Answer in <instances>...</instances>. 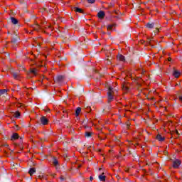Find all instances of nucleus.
<instances>
[{"label": "nucleus", "instance_id": "1", "mask_svg": "<svg viewBox=\"0 0 182 182\" xmlns=\"http://www.w3.org/2000/svg\"><path fill=\"white\" fill-rule=\"evenodd\" d=\"M171 161L173 163V168H178V167H180V165L181 164V161H180L179 159H171Z\"/></svg>", "mask_w": 182, "mask_h": 182}, {"label": "nucleus", "instance_id": "2", "mask_svg": "<svg viewBox=\"0 0 182 182\" xmlns=\"http://www.w3.org/2000/svg\"><path fill=\"white\" fill-rule=\"evenodd\" d=\"M40 122H41V124H43V126H46V124H48V123H49V120L45 116H43L41 117Z\"/></svg>", "mask_w": 182, "mask_h": 182}, {"label": "nucleus", "instance_id": "3", "mask_svg": "<svg viewBox=\"0 0 182 182\" xmlns=\"http://www.w3.org/2000/svg\"><path fill=\"white\" fill-rule=\"evenodd\" d=\"M180 75H181V73H180V71L174 69L173 70V76H174V77H180Z\"/></svg>", "mask_w": 182, "mask_h": 182}, {"label": "nucleus", "instance_id": "4", "mask_svg": "<svg viewBox=\"0 0 182 182\" xmlns=\"http://www.w3.org/2000/svg\"><path fill=\"white\" fill-rule=\"evenodd\" d=\"M105 11H101L97 13V16L100 19H103L105 18Z\"/></svg>", "mask_w": 182, "mask_h": 182}, {"label": "nucleus", "instance_id": "5", "mask_svg": "<svg viewBox=\"0 0 182 182\" xmlns=\"http://www.w3.org/2000/svg\"><path fill=\"white\" fill-rule=\"evenodd\" d=\"M117 59H119V60H120L121 62H126V58H124V56L122 54H119L117 56Z\"/></svg>", "mask_w": 182, "mask_h": 182}, {"label": "nucleus", "instance_id": "6", "mask_svg": "<svg viewBox=\"0 0 182 182\" xmlns=\"http://www.w3.org/2000/svg\"><path fill=\"white\" fill-rule=\"evenodd\" d=\"M63 79H65V76H63V75H58V76L56 77L55 80H56V82H60L63 81Z\"/></svg>", "mask_w": 182, "mask_h": 182}, {"label": "nucleus", "instance_id": "7", "mask_svg": "<svg viewBox=\"0 0 182 182\" xmlns=\"http://www.w3.org/2000/svg\"><path fill=\"white\" fill-rule=\"evenodd\" d=\"M98 178L100 180V181H106V176H105V173H102V175H100Z\"/></svg>", "mask_w": 182, "mask_h": 182}, {"label": "nucleus", "instance_id": "8", "mask_svg": "<svg viewBox=\"0 0 182 182\" xmlns=\"http://www.w3.org/2000/svg\"><path fill=\"white\" fill-rule=\"evenodd\" d=\"M73 9H74V11H75V12H77L78 14H85V13L83 12V9H80V8L74 7Z\"/></svg>", "mask_w": 182, "mask_h": 182}, {"label": "nucleus", "instance_id": "9", "mask_svg": "<svg viewBox=\"0 0 182 182\" xmlns=\"http://www.w3.org/2000/svg\"><path fill=\"white\" fill-rule=\"evenodd\" d=\"M146 27L149 29H153L154 28V23H147Z\"/></svg>", "mask_w": 182, "mask_h": 182}, {"label": "nucleus", "instance_id": "10", "mask_svg": "<svg viewBox=\"0 0 182 182\" xmlns=\"http://www.w3.org/2000/svg\"><path fill=\"white\" fill-rule=\"evenodd\" d=\"M10 19L13 25H18V19L15 18L14 17H11Z\"/></svg>", "mask_w": 182, "mask_h": 182}, {"label": "nucleus", "instance_id": "11", "mask_svg": "<svg viewBox=\"0 0 182 182\" xmlns=\"http://www.w3.org/2000/svg\"><path fill=\"white\" fill-rule=\"evenodd\" d=\"M107 95H108V102H109V103H110V102H112V100H113V99H114L113 93L107 92Z\"/></svg>", "mask_w": 182, "mask_h": 182}, {"label": "nucleus", "instance_id": "12", "mask_svg": "<svg viewBox=\"0 0 182 182\" xmlns=\"http://www.w3.org/2000/svg\"><path fill=\"white\" fill-rule=\"evenodd\" d=\"M156 139L159 140V141H164L165 138L164 136H161V134H158L156 136Z\"/></svg>", "mask_w": 182, "mask_h": 182}, {"label": "nucleus", "instance_id": "13", "mask_svg": "<svg viewBox=\"0 0 182 182\" xmlns=\"http://www.w3.org/2000/svg\"><path fill=\"white\" fill-rule=\"evenodd\" d=\"M80 112H82V108L80 107H77L75 110V116L76 117H77V116H79V114H80Z\"/></svg>", "mask_w": 182, "mask_h": 182}, {"label": "nucleus", "instance_id": "14", "mask_svg": "<svg viewBox=\"0 0 182 182\" xmlns=\"http://www.w3.org/2000/svg\"><path fill=\"white\" fill-rule=\"evenodd\" d=\"M16 139H19V135L17 133L13 134L11 136V140H16Z\"/></svg>", "mask_w": 182, "mask_h": 182}, {"label": "nucleus", "instance_id": "15", "mask_svg": "<svg viewBox=\"0 0 182 182\" xmlns=\"http://www.w3.org/2000/svg\"><path fill=\"white\" fill-rule=\"evenodd\" d=\"M28 173H29L30 176H33V173H36V169L35 168H30Z\"/></svg>", "mask_w": 182, "mask_h": 182}, {"label": "nucleus", "instance_id": "16", "mask_svg": "<svg viewBox=\"0 0 182 182\" xmlns=\"http://www.w3.org/2000/svg\"><path fill=\"white\" fill-rule=\"evenodd\" d=\"M53 166H55V167H58V166H59V161H58V159H56V158H54V159H53Z\"/></svg>", "mask_w": 182, "mask_h": 182}, {"label": "nucleus", "instance_id": "17", "mask_svg": "<svg viewBox=\"0 0 182 182\" xmlns=\"http://www.w3.org/2000/svg\"><path fill=\"white\" fill-rule=\"evenodd\" d=\"M13 77H14L15 79H16L17 80H19V74L16 73H13Z\"/></svg>", "mask_w": 182, "mask_h": 182}, {"label": "nucleus", "instance_id": "18", "mask_svg": "<svg viewBox=\"0 0 182 182\" xmlns=\"http://www.w3.org/2000/svg\"><path fill=\"white\" fill-rule=\"evenodd\" d=\"M85 109L87 113H90V112H92V108L89 106H85Z\"/></svg>", "mask_w": 182, "mask_h": 182}, {"label": "nucleus", "instance_id": "19", "mask_svg": "<svg viewBox=\"0 0 182 182\" xmlns=\"http://www.w3.org/2000/svg\"><path fill=\"white\" fill-rule=\"evenodd\" d=\"M114 26H116V24H114H114H109V25L107 26V29H108L109 31H112V29H113Z\"/></svg>", "mask_w": 182, "mask_h": 182}, {"label": "nucleus", "instance_id": "20", "mask_svg": "<svg viewBox=\"0 0 182 182\" xmlns=\"http://www.w3.org/2000/svg\"><path fill=\"white\" fill-rule=\"evenodd\" d=\"M6 92H8L7 90H5V89L0 90V96L5 95V93H6Z\"/></svg>", "mask_w": 182, "mask_h": 182}, {"label": "nucleus", "instance_id": "21", "mask_svg": "<svg viewBox=\"0 0 182 182\" xmlns=\"http://www.w3.org/2000/svg\"><path fill=\"white\" fill-rule=\"evenodd\" d=\"M92 132H85V137H92Z\"/></svg>", "mask_w": 182, "mask_h": 182}, {"label": "nucleus", "instance_id": "22", "mask_svg": "<svg viewBox=\"0 0 182 182\" xmlns=\"http://www.w3.org/2000/svg\"><path fill=\"white\" fill-rule=\"evenodd\" d=\"M39 28H40L39 24H36V26H33V29H34V31H36L37 32H38V31H39Z\"/></svg>", "mask_w": 182, "mask_h": 182}, {"label": "nucleus", "instance_id": "23", "mask_svg": "<svg viewBox=\"0 0 182 182\" xmlns=\"http://www.w3.org/2000/svg\"><path fill=\"white\" fill-rule=\"evenodd\" d=\"M18 36H16L11 41L12 43H16V42H18Z\"/></svg>", "mask_w": 182, "mask_h": 182}, {"label": "nucleus", "instance_id": "24", "mask_svg": "<svg viewBox=\"0 0 182 182\" xmlns=\"http://www.w3.org/2000/svg\"><path fill=\"white\" fill-rule=\"evenodd\" d=\"M36 72H37L36 68H33L31 70V73H33V75H36Z\"/></svg>", "mask_w": 182, "mask_h": 182}, {"label": "nucleus", "instance_id": "25", "mask_svg": "<svg viewBox=\"0 0 182 182\" xmlns=\"http://www.w3.org/2000/svg\"><path fill=\"white\" fill-rule=\"evenodd\" d=\"M19 116H21V113H19V112L17 111L14 113L15 117L18 118V117H19Z\"/></svg>", "mask_w": 182, "mask_h": 182}, {"label": "nucleus", "instance_id": "26", "mask_svg": "<svg viewBox=\"0 0 182 182\" xmlns=\"http://www.w3.org/2000/svg\"><path fill=\"white\" fill-rule=\"evenodd\" d=\"M123 90H125V92H128L129 90V87L126 86V85H123L122 87Z\"/></svg>", "mask_w": 182, "mask_h": 182}, {"label": "nucleus", "instance_id": "27", "mask_svg": "<svg viewBox=\"0 0 182 182\" xmlns=\"http://www.w3.org/2000/svg\"><path fill=\"white\" fill-rule=\"evenodd\" d=\"M108 93H113V87H109V89H108Z\"/></svg>", "mask_w": 182, "mask_h": 182}, {"label": "nucleus", "instance_id": "28", "mask_svg": "<svg viewBox=\"0 0 182 182\" xmlns=\"http://www.w3.org/2000/svg\"><path fill=\"white\" fill-rule=\"evenodd\" d=\"M88 4H95L96 2V0H87Z\"/></svg>", "mask_w": 182, "mask_h": 182}, {"label": "nucleus", "instance_id": "29", "mask_svg": "<svg viewBox=\"0 0 182 182\" xmlns=\"http://www.w3.org/2000/svg\"><path fill=\"white\" fill-rule=\"evenodd\" d=\"M17 146L20 149V150H23V146H22V144H17Z\"/></svg>", "mask_w": 182, "mask_h": 182}, {"label": "nucleus", "instance_id": "30", "mask_svg": "<svg viewBox=\"0 0 182 182\" xmlns=\"http://www.w3.org/2000/svg\"><path fill=\"white\" fill-rule=\"evenodd\" d=\"M43 110H44V112H46V113H48V112L50 111V109L49 108H48V107H46V108L44 109Z\"/></svg>", "mask_w": 182, "mask_h": 182}, {"label": "nucleus", "instance_id": "31", "mask_svg": "<svg viewBox=\"0 0 182 182\" xmlns=\"http://www.w3.org/2000/svg\"><path fill=\"white\" fill-rule=\"evenodd\" d=\"M99 139H100V140H105V139H106V136H105L102 138V136H99Z\"/></svg>", "mask_w": 182, "mask_h": 182}, {"label": "nucleus", "instance_id": "32", "mask_svg": "<svg viewBox=\"0 0 182 182\" xmlns=\"http://www.w3.org/2000/svg\"><path fill=\"white\" fill-rule=\"evenodd\" d=\"M127 129H129V127H130V122L127 123Z\"/></svg>", "mask_w": 182, "mask_h": 182}, {"label": "nucleus", "instance_id": "33", "mask_svg": "<svg viewBox=\"0 0 182 182\" xmlns=\"http://www.w3.org/2000/svg\"><path fill=\"white\" fill-rule=\"evenodd\" d=\"M60 180L62 181H63V180H65V178L63 177V176H60Z\"/></svg>", "mask_w": 182, "mask_h": 182}, {"label": "nucleus", "instance_id": "34", "mask_svg": "<svg viewBox=\"0 0 182 182\" xmlns=\"http://www.w3.org/2000/svg\"><path fill=\"white\" fill-rule=\"evenodd\" d=\"M90 181H93V177H92V176H90Z\"/></svg>", "mask_w": 182, "mask_h": 182}, {"label": "nucleus", "instance_id": "35", "mask_svg": "<svg viewBox=\"0 0 182 182\" xmlns=\"http://www.w3.org/2000/svg\"><path fill=\"white\" fill-rule=\"evenodd\" d=\"M157 32H159V28H156L155 33H157Z\"/></svg>", "mask_w": 182, "mask_h": 182}, {"label": "nucleus", "instance_id": "36", "mask_svg": "<svg viewBox=\"0 0 182 182\" xmlns=\"http://www.w3.org/2000/svg\"><path fill=\"white\" fill-rule=\"evenodd\" d=\"M148 43L149 44V45H151V46H153V45H151V41H148Z\"/></svg>", "mask_w": 182, "mask_h": 182}, {"label": "nucleus", "instance_id": "37", "mask_svg": "<svg viewBox=\"0 0 182 182\" xmlns=\"http://www.w3.org/2000/svg\"><path fill=\"white\" fill-rule=\"evenodd\" d=\"M168 62H171V58H168Z\"/></svg>", "mask_w": 182, "mask_h": 182}, {"label": "nucleus", "instance_id": "38", "mask_svg": "<svg viewBox=\"0 0 182 182\" xmlns=\"http://www.w3.org/2000/svg\"><path fill=\"white\" fill-rule=\"evenodd\" d=\"M36 26V24H34V25H30L31 28H33V26Z\"/></svg>", "mask_w": 182, "mask_h": 182}, {"label": "nucleus", "instance_id": "39", "mask_svg": "<svg viewBox=\"0 0 182 182\" xmlns=\"http://www.w3.org/2000/svg\"><path fill=\"white\" fill-rule=\"evenodd\" d=\"M5 147H9V145L6 144V145H5Z\"/></svg>", "mask_w": 182, "mask_h": 182}, {"label": "nucleus", "instance_id": "40", "mask_svg": "<svg viewBox=\"0 0 182 182\" xmlns=\"http://www.w3.org/2000/svg\"><path fill=\"white\" fill-rule=\"evenodd\" d=\"M6 56H9V54L8 53H6Z\"/></svg>", "mask_w": 182, "mask_h": 182}, {"label": "nucleus", "instance_id": "41", "mask_svg": "<svg viewBox=\"0 0 182 182\" xmlns=\"http://www.w3.org/2000/svg\"><path fill=\"white\" fill-rule=\"evenodd\" d=\"M6 56H9V54L8 53H6Z\"/></svg>", "mask_w": 182, "mask_h": 182}, {"label": "nucleus", "instance_id": "42", "mask_svg": "<svg viewBox=\"0 0 182 182\" xmlns=\"http://www.w3.org/2000/svg\"><path fill=\"white\" fill-rule=\"evenodd\" d=\"M52 176H53V177H55V176H56V174L53 173Z\"/></svg>", "mask_w": 182, "mask_h": 182}, {"label": "nucleus", "instance_id": "43", "mask_svg": "<svg viewBox=\"0 0 182 182\" xmlns=\"http://www.w3.org/2000/svg\"><path fill=\"white\" fill-rule=\"evenodd\" d=\"M41 44H39V43H38V46H41Z\"/></svg>", "mask_w": 182, "mask_h": 182}, {"label": "nucleus", "instance_id": "44", "mask_svg": "<svg viewBox=\"0 0 182 182\" xmlns=\"http://www.w3.org/2000/svg\"><path fill=\"white\" fill-rule=\"evenodd\" d=\"M144 43V41H141V43Z\"/></svg>", "mask_w": 182, "mask_h": 182}, {"label": "nucleus", "instance_id": "45", "mask_svg": "<svg viewBox=\"0 0 182 182\" xmlns=\"http://www.w3.org/2000/svg\"><path fill=\"white\" fill-rule=\"evenodd\" d=\"M31 62H33V59H31Z\"/></svg>", "mask_w": 182, "mask_h": 182}, {"label": "nucleus", "instance_id": "46", "mask_svg": "<svg viewBox=\"0 0 182 182\" xmlns=\"http://www.w3.org/2000/svg\"><path fill=\"white\" fill-rule=\"evenodd\" d=\"M99 170H102V168H100Z\"/></svg>", "mask_w": 182, "mask_h": 182}, {"label": "nucleus", "instance_id": "47", "mask_svg": "<svg viewBox=\"0 0 182 182\" xmlns=\"http://www.w3.org/2000/svg\"><path fill=\"white\" fill-rule=\"evenodd\" d=\"M38 178H41V176H38Z\"/></svg>", "mask_w": 182, "mask_h": 182}, {"label": "nucleus", "instance_id": "48", "mask_svg": "<svg viewBox=\"0 0 182 182\" xmlns=\"http://www.w3.org/2000/svg\"><path fill=\"white\" fill-rule=\"evenodd\" d=\"M11 153H14V151L11 150Z\"/></svg>", "mask_w": 182, "mask_h": 182}, {"label": "nucleus", "instance_id": "49", "mask_svg": "<svg viewBox=\"0 0 182 182\" xmlns=\"http://www.w3.org/2000/svg\"><path fill=\"white\" fill-rule=\"evenodd\" d=\"M108 35H110V33H108Z\"/></svg>", "mask_w": 182, "mask_h": 182}]
</instances>
